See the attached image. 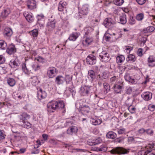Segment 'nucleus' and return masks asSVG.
I'll list each match as a JSON object with an SVG mask.
<instances>
[{"label":"nucleus","mask_w":155,"mask_h":155,"mask_svg":"<svg viewBox=\"0 0 155 155\" xmlns=\"http://www.w3.org/2000/svg\"><path fill=\"white\" fill-rule=\"evenodd\" d=\"M124 141V138L123 137L118 138L116 139V142L118 143H123Z\"/></svg>","instance_id":"nucleus-56"},{"label":"nucleus","mask_w":155,"mask_h":155,"mask_svg":"<svg viewBox=\"0 0 155 155\" xmlns=\"http://www.w3.org/2000/svg\"><path fill=\"white\" fill-rule=\"evenodd\" d=\"M44 16L43 15H37V17L38 19V23H40L39 22V21L42 19L44 18Z\"/></svg>","instance_id":"nucleus-59"},{"label":"nucleus","mask_w":155,"mask_h":155,"mask_svg":"<svg viewBox=\"0 0 155 155\" xmlns=\"http://www.w3.org/2000/svg\"><path fill=\"white\" fill-rule=\"evenodd\" d=\"M78 130L77 127L72 126L69 128L67 130V133L69 134L72 135L73 133L75 134Z\"/></svg>","instance_id":"nucleus-26"},{"label":"nucleus","mask_w":155,"mask_h":155,"mask_svg":"<svg viewBox=\"0 0 155 155\" xmlns=\"http://www.w3.org/2000/svg\"><path fill=\"white\" fill-rule=\"evenodd\" d=\"M147 31L149 32H152L154 30V28L153 26H151L147 27Z\"/></svg>","instance_id":"nucleus-63"},{"label":"nucleus","mask_w":155,"mask_h":155,"mask_svg":"<svg viewBox=\"0 0 155 155\" xmlns=\"http://www.w3.org/2000/svg\"><path fill=\"white\" fill-rule=\"evenodd\" d=\"M106 137L108 138L114 139L116 137L117 134L113 131H109L106 134Z\"/></svg>","instance_id":"nucleus-32"},{"label":"nucleus","mask_w":155,"mask_h":155,"mask_svg":"<svg viewBox=\"0 0 155 155\" xmlns=\"http://www.w3.org/2000/svg\"><path fill=\"white\" fill-rule=\"evenodd\" d=\"M123 82H120L119 81L116 82L113 86L114 92L116 93H120L122 90L124 88Z\"/></svg>","instance_id":"nucleus-4"},{"label":"nucleus","mask_w":155,"mask_h":155,"mask_svg":"<svg viewBox=\"0 0 155 155\" xmlns=\"http://www.w3.org/2000/svg\"><path fill=\"white\" fill-rule=\"evenodd\" d=\"M145 133H147L148 135L152 136L153 134V130L149 128L146 129Z\"/></svg>","instance_id":"nucleus-49"},{"label":"nucleus","mask_w":155,"mask_h":155,"mask_svg":"<svg viewBox=\"0 0 155 155\" xmlns=\"http://www.w3.org/2000/svg\"><path fill=\"white\" fill-rule=\"evenodd\" d=\"M142 97L145 101H148L152 97V94L149 92H146L141 95Z\"/></svg>","instance_id":"nucleus-15"},{"label":"nucleus","mask_w":155,"mask_h":155,"mask_svg":"<svg viewBox=\"0 0 155 155\" xmlns=\"http://www.w3.org/2000/svg\"><path fill=\"white\" fill-rule=\"evenodd\" d=\"M144 18V15L143 13H140L137 15L136 16V19L138 21H142Z\"/></svg>","instance_id":"nucleus-42"},{"label":"nucleus","mask_w":155,"mask_h":155,"mask_svg":"<svg viewBox=\"0 0 155 155\" xmlns=\"http://www.w3.org/2000/svg\"><path fill=\"white\" fill-rule=\"evenodd\" d=\"M37 95L38 98L40 100L45 98L47 96V94L46 92L43 91L41 89L38 91Z\"/></svg>","instance_id":"nucleus-19"},{"label":"nucleus","mask_w":155,"mask_h":155,"mask_svg":"<svg viewBox=\"0 0 155 155\" xmlns=\"http://www.w3.org/2000/svg\"><path fill=\"white\" fill-rule=\"evenodd\" d=\"M148 147L150 148V149L148 150L147 152L145 151L144 150L140 151L138 152V155H147L148 153L150 152L151 151V149L153 150H155V143H152L151 144H150L149 145Z\"/></svg>","instance_id":"nucleus-12"},{"label":"nucleus","mask_w":155,"mask_h":155,"mask_svg":"<svg viewBox=\"0 0 155 155\" xmlns=\"http://www.w3.org/2000/svg\"><path fill=\"white\" fill-rule=\"evenodd\" d=\"M99 151L106 152L107 150V147L106 146L104 145H101L99 148Z\"/></svg>","instance_id":"nucleus-46"},{"label":"nucleus","mask_w":155,"mask_h":155,"mask_svg":"<svg viewBox=\"0 0 155 155\" xmlns=\"http://www.w3.org/2000/svg\"><path fill=\"white\" fill-rule=\"evenodd\" d=\"M125 129L124 128L120 129L118 130V133L119 134H122L125 133Z\"/></svg>","instance_id":"nucleus-57"},{"label":"nucleus","mask_w":155,"mask_h":155,"mask_svg":"<svg viewBox=\"0 0 155 155\" xmlns=\"http://www.w3.org/2000/svg\"><path fill=\"white\" fill-rule=\"evenodd\" d=\"M103 86L106 93L108 92L110 90V86L107 83H104L103 84Z\"/></svg>","instance_id":"nucleus-43"},{"label":"nucleus","mask_w":155,"mask_h":155,"mask_svg":"<svg viewBox=\"0 0 155 155\" xmlns=\"http://www.w3.org/2000/svg\"><path fill=\"white\" fill-rule=\"evenodd\" d=\"M24 127L26 128H29L31 127V124L30 123L27 121V120L23 122Z\"/></svg>","instance_id":"nucleus-48"},{"label":"nucleus","mask_w":155,"mask_h":155,"mask_svg":"<svg viewBox=\"0 0 155 155\" xmlns=\"http://www.w3.org/2000/svg\"><path fill=\"white\" fill-rule=\"evenodd\" d=\"M32 67L33 69L35 71L39 70L40 68V66L36 63L33 64H32Z\"/></svg>","instance_id":"nucleus-44"},{"label":"nucleus","mask_w":155,"mask_h":155,"mask_svg":"<svg viewBox=\"0 0 155 155\" xmlns=\"http://www.w3.org/2000/svg\"><path fill=\"white\" fill-rule=\"evenodd\" d=\"M125 57L124 55H120L117 56L116 58V62L119 65L121 64V63L124 61Z\"/></svg>","instance_id":"nucleus-28"},{"label":"nucleus","mask_w":155,"mask_h":155,"mask_svg":"<svg viewBox=\"0 0 155 155\" xmlns=\"http://www.w3.org/2000/svg\"><path fill=\"white\" fill-rule=\"evenodd\" d=\"M5 60V57L2 55H0V64H3Z\"/></svg>","instance_id":"nucleus-54"},{"label":"nucleus","mask_w":155,"mask_h":155,"mask_svg":"<svg viewBox=\"0 0 155 155\" xmlns=\"http://www.w3.org/2000/svg\"><path fill=\"white\" fill-rule=\"evenodd\" d=\"M90 110V108L88 106L84 105L81 107L80 109V111L83 114H86Z\"/></svg>","instance_id":"nucleus-25"},{"label":"nucleus","mask_w":155,"mask_h":155,"mask_svg":"<svg viewBox=\"0 0 155 155\" xmlns=\"http://www.w3.org/2000/svg\"><path fill=\"white\" fill-rule=\"evenodd\" d=\"M111 35L112 41H114L117 40L119 37L120 35L118 33H112L111 34H109Z\"/></svg>","instance_id":"nucleus-35"},{"label":"nucleus","mask_w":155,"mask_h":155,"mask_svg":"<svg viewBox=\"0 0 155 155\" xmlns=\"http://www.w3.org/2000/svg\"><path fill=\"white\" fill-rule=\"evenodd\" d=\"M126 93L128 94H130L132 91V88L130 87H127L126 88Z\"/></svg>","instance_id":"nucleus-52"},{"label":"nucleus","mask_w":155,"mask_h":155,"mask_svg":"<svg viewBox=\"0 0 155 155\" xmlns=\"http://www.w3.org/2000/svg\"><path fill=\"white\" fill-rule=\"evenodd\" d=\"M79 13L81 18L82 17V15H87L88 13V5L86 4L84 5L79 10Z\"/></svg>","instance_id":"nucleus-11"},{"label":"nucleus","mask_w":155,"mask_h":155,"mask_svg":"<svg viewBox=\"0 0 155 155\" xmlns=\"http://www.w3.org/2000/svg\"><path fill=\"white\" fill-rule=\"evenodd\" d=\"M47 75L50 78H53L57 74V70L54 67H50L47 70Z\"/></svg>","instance_id":"nucleus-7"},{"label":"nucleus","mask_w":155,"mask_h":155,"mask_svg":"<svg viewBox=\"0 0 155 155\" xmlns=\"http://www.w3.org/2000/svg\"><path fill=\"white\" fill-rule=\"evenodd\" d=\"M135 138L132 137H128L127 141L128 142L132 143L134 142Z\"/></svg>","instance_id":"nucleus-60"},{"label":"nucleus","mask_w":155,"mask_h":155,"mask_svg":"<svg viewBox=\"0 0 155 155\" xmlns=\"http://www.w3.org/2000/svg\"><path fill=\"white\" fill-rule=\"evenodd\" d=\"M87 77L90 80L93 81L96 77L94 71L92 70H89L88 71Z\"/></svg>","instance_id":"nucleus-22"},{"label":"nucleus","mask_w":155,"mask_h":155,"mask_svg":"<svg viewBox=\"0 0 155 155\" xmlns=\"http://www.w3.org/2000/svg\"><path fill=\"white\" fill-rule=\"evenodd\" d=\"M10 13L11 11L9 9L6 8L4 9L1 13L0 17L3 19L5 18Z\"/></svg>","instance_id":"nucleus-20"},{"label":"nucleus","mask_w":155,"mask_h":155,"mask_svg":"<svg viewBox=\"0 0 155 155\" xmlns=\"http://www.w3.org/2000/svg\"><path fill=\"white\" fill-rule=\"evenodd\" d=\"M100 60L102 62H107L109 61L110 56L109 54L105 51H103L99 54Z\"/></svg>","instance_id":"nucleus-8"},{"label":"nucleus","mask_w":155,"mask_h":155,"mask_svg":"<svg viewBox=\"0 0 155 155\" xmlns=\"http://www.w3.org/2000/svg\"><path fill=\"white\" fill-rule=\"evenodd\" d=\"M108 76L109 74L107 72L103 71L97 75V79L99 82H102L104 80L107 79Z\"/></svg>","instance_id":"nucleus-9"},{"label":"nucleus","mask_w":155,"mask_h":155,"mask_svg":"<svg viewBox=\"0 0 155 155\" xmlns=\"http://www.w3.org/2000/svg\"><path fill=\"white\" fill-rule=\"evenodd\" d=\"M16 51V48L13 45L9 46L7 48L6 52L9 54H11L14 53Z\"/></svg>","instance_id":"nucleus-31"},{"label":"nucleus","mask_w":155,"mask_h":155,"mask_svg":"<svg viewBox=\"0 0 155 155\" xmlns=\"http://www.w3.org/2000/svg\"><path fill=\"white\" fill-rule=\"evenodd\" d=\"M148 109L151 111H153L155 110V105L150 104L148 106Z\"/></svg>","instance_id":"nucleus-53"},{"label":"nucleus","mask_w":155,"mask_h":155,"mask_svg":"<svg viewBox=\"0 0 155 155\" xmlns=\"http://www.w3.org/2000/svg\"><path fill=\"white\" fill-rule=\"evenodd\" d=\"M147 64L150 67H155V56L153 55L150 56L147 59Z\"/></svg>","instance_id":"nucleus-13"},{"label":"nucleus","mask_w":155,"mask_h":155,"mask_svg":"<svg viewBox=\"0 0 155 155\" xmlns=\"http://www.w3.org/2000/svg\"><path fill=\"white\" fill-rule=\"evenodd\" d=\"M65 81V78L62 75L58 76L55 78V82L58 85L62 84Z\"/></svg>","instance_id":"nucleus-18"},{"label":"nucleus","mask_w":155,"mask_h":155,"mask_svg":"<svg viewBox=\"0 0 155 155\" xmlns=\"http://www.w3.org/2000/svg\"><path fill=\"white\" fill-rule=\"evenodd\" d=\"M91 122L93 125H97L100 124L101 123L102 121L98 119L91 118Z\"/></svg>","instance_id":"nucleus-34"},{"label":"nucleus","mask_w":155,"mask_h":155,"mask_svg":"<svg viewBox=\"0 0 155 155\" xmlns=\"http://www.w3.org/2000/svg\"><path fill=\"white\" fill-rule=\"evenodd\" d=\"M136 60V58L135 55L133 54L128 55L126 58V61L127 62L133 63Z\"/></svg>","instance_id":"nucleus-29"},{"label":"nucleus","mask_w":155,"mask_h":155,"mask_svg":"<svg viewBox=\"0 0 155 155\" xmlns=\"http://www.w3.org/2000/svg\"><path fill=\"white\" fill-rule=\"evenodd\" d=\"M115 24L114 19L110 18H106L104 21V25L106 28H111Z\"/></svg>","instance_id":"nucleus-6"},{"label":"nucleus","mask_w":155,"mask_h":155,"mask_svg":"<svg viewBox=\"0 0 155 155\" xmlns=\"http://www.w3.org/2000/svg\"><path fill=\"white\" fill-rule=\"evenodd\" d=\"M55 25V22L53 21L48 22L47 24L46 27L48 31H51L54 28Z\"/></svg>","instance_id":"nucleus-23"},{"label":"nucleus","mask_w":155,"mask_h":155,"mask_svg":"<svg viewBox=\"0 0 155 155\" xmlns=\"http://www.w3.org/2000/svg\"><path fill=\"white\" fill-rule=\"evenodd\" d=\"M21 68L25 74H28L29 73L30 71L27 68L25 64L23 63L21 65Z\"/></svg>","instance_id":"nucleus-39"},{"label":"nucleus","mask_w":155,"mask_h":155,"mask_svg":"<svg viewBox=\"0 0 155 155\" xmlns=\"http://www.w3.org/2000/svg\"><path fill=\"white\" fill-rule=\"evenodd\" d=\"M114 3L117 5H121L124 3V0H114Z\"/></svg>","instance_id":"nucleus-47"},{"label":"nucleus","mask_w":155,"mask_h":155,"mask_svg":"<svg viewBox=\"0 0 155 155\" xmlns=\"http://www.w3.org/2000/svg\"><path fill=\"white\" fill-rule=\"evenodd\" d=\"M21 122H22L28 120L30 118L29 115L25 113H23L19 116Z\"/></svg>","instance_id":"nucleus-17"},{"label":"nucleus","mask_w":155,"mask_h":155,"mask_svg":"<svg viewBox=\"0 0 155 155\" xmlns=\"http://www.w3.org/2000/svg\"><path fill=\"white\" fill-rule=\"evenodd\" d=\"M92 87L91 86H82L81 88L80 92L82 95L83 96H87L92 93Z\"/></svg>","instance_id":"nucleus-2"},{"label":"nucleus","mask_w":155,"mask_h":155,"mask_svg":"<svg viewBox=\"0 0 155 155\" xmlns=\"http://www.w3.org/2000/svg\"><path fill=\"white\" fill-rule=\"evenodd\" d=\"M120 22L122 24H124L127 22L126 15L125 13H122L120 16Z\"/></svg>","instance_id":"nucleus-30"},{"label":"nucleus","mask_w":155,"mask_h":155,"mask_svg":"<svg viewBox=\"0 0 155 155\" xmlns=\"http://www.w3.org/2000/svg\"><path fill=\"white\" fill-rule=\"evenodd\" d=\"M69 91L72 94V97H73L75 94V89L74 88H69Z\"/></svg>","instance_id":"nucleus-55"},{"label":"nucleus","mask_w":155,"mask_h":155,"mask_svg":"<svg viewBox=\"0 0 155 155\" xmlns=\"http://www.w3.org/2000/svg\"><path fill=\"white\" fill-rule=\"evenodd\" d=\"M20 64V62L18 59H15V60L11 61L10 65L11 67L13 68H15L18 67Z\"/></svg>","instance_id":"nucleus-27"},{"label":"nucleus","mask_w":155,"mask_h":155,"mask_svg":"<svg viewBox=\"0 0 155 155\" xmlns=\"http://www.w3.org/2000/svg\"><path fill=\"white\" fill-rule=\"evenodd\" d=\"M102 141L100 137H99L95 140H90L89 141L90 143L89 144L90 145L98 144L101 143Z\"/></svg>","instance_id":"nucleus-24"},{"label":"nucleus","mask_w":155,"mask_h":155,"mask_svg":"<svg viewBox=\"0 0 155 155\" xmlns=\"http://www.w3.org/2000/svg\"><path fill=\"white\" fill-rule=\"evenodd\" d=\"M4 133L3 130H0V138L2 139H4L5 138L6 135Z\"/></svg>","instance_id":"nucleus-51"},{"label":"nucleus","mask_w":155,"mask_h":155,"mask_svg":"<svg viewBox=\"0 0 155 155\" xmlns=\"http://www.w3.org/2000/svg\"><path fill=\"white\" fill-rule=\"evenodd\" d=\"M38 34V31L36 29H34L31 31V35L35 39H37Z\"/></svg>","instance_id":"nucleus-40"},{"label":"nucleus","mask_w":155,"mask_h":155,"mask_svg":"<svg viewBox=\"0 0 155 155\" xmlns=\"http://www.w3.org/2000/svg\"><path fill=\"white\" fill-rule=\"evenodd\" d=\"M139 4L142 5L145 3L146 0H136Z\"/></svg>","instance_id":"nucleus-62"},{"label":"nucleus","mask_w":155,"mask_h":155,"mask_svg":"<svg viewBox=\"0 0 155 155\" xmlns=\"http://www.w3.org/2000/svg\"><path fill=\"white\" fill-rule=\"evenodd\" d=\"M78 37V33H73L70 35L68 39L70 41H75Z\"/></svg>","instance_id":"nucleus-36"},{"label":"nucleus","mask_w":155,"mask_h":155,"mask_svg":"<svg viewBox=\"0 0 155 155\" xmlns=\"http://www.w3.org/2000/svg\"><path fill=\"white\" fill-rule=\"evenodd\" d=\"M7 82L8 85L11 87H13L16 84L15 79L12 78H8L7 79Z\"/></svg>","instance_id":"nucleus-33"},{"label":"nucleus","mask_w":155,"mask_h":155,"mask_svg":"<svg viewBox=\"0 0 155 155\" xmlns=\"http://www.w3.org/2000/svg\"><path fill=\"white\" fill-rule=\"evenodd\" d=\"M86 61L88 64L91 65L94 64L97 61L96 57L92 54H89L86 58Z\"/></svg>","instance_id":"nucleus-5"},{"label":"nucleus","mask_w":155,"mask_h":155,"mask_svg":"<svg viewBox=\"0 0 155 155\" xmlns=\"http://www.w3.org/2000/svg\"><path fill=\"white\" fill-rule=\"evenodd\" d=\"M124 78L126 81L129 82L131 79V77L128 74H127L125 75Z\"/></svg>","instance_id":"nucleus-64"},{"label":"nucleus","mask_w":155,"mask_h":155,"mask_svg":"<svg viewBox=\"0 0 155 155\" xmlns=\"http://www.w3.org/2000/svg\"><path fill=\"white\" fill-rule=\"evenodd\" d=\"M47 108L48 111L50 112H53L54 110L58 109H63V113L65 111L64 102L62 101H51L48 103Z\"/></svg>","instance_id":"nucleus-1"},{"label":"nucleus","mask_w":155,"mask_h":155,"mask_svg":"<svg viewBox=\"0 0 155 155\" xmlns=\"http://www.w3.org/2000/svg\"><path fill=\"white\" fill-rule=\"evenodd\" d=\"M117 79L116 76H114L110 78L109 84L110 86L115 84Z\"/></svg>","instance_id":"nucleus-41"},{"label":"nucleus","mask_w":155,"mask_h":155,"mask_svg":"<svg viewBox=\"0 0 155 155\" xmlns=\"http://www.w3.org/2000/svg\"><path fill=\"white\" fill-rule=\"evenodd\" d=\"M0 48L3 50H5L7 48L6 43L2 40H0Z\"/></svg>","instance_id":"nucleus-37"},{"label":"nucleus","mask_w":155,"mask_h":155,"mask_svg":"<svg viewBox=\"0 0 155 155\" xmlns=\"http://www.w3.org/2000/svg\"><path fill=\"white\" fill-rule=\"evenodd\" d=\"M110 152L112 154H124L128 153L129 151L123 147H117L111 150Z\"/></svg>","instance_id":"nucleus-3"},{"label":"nucleus","mask_w":155,"mask_h":155,"mask_svg":"<svg viewBox=\"0 0 155 155\" xmlns=\"http://www.w3.org/2000/svg\"><path fill=\"white\" fill-rule=\"evenodd\" d=\"M23 15L28 22L31 23L34 21V17L31 13L25 12L23 13Z\"/></svg>","instance_id":"nucleus-14"},{"label":"nucleus","mask_w":155,"mask_h":155,"mask_svg":"<svg viewBox=\"0 0 155 155\" xmlns=\"http://www.w3.org/2000/svg\"><path fill=\"white\" fill-rule=\"evenodd\" d=\"M72 79V77L69 75H66L65 78V81H66L67 84H69L71 81Z\"/></svg>","instance_id":"nucleus-45"},{"label":"nucleus","mask_w":155,"mask_h":155,"mask_svg":"<svg viewBox=\"0 0 155 155\" xmlns=\"http://www.w3.org/2000/svg\"><path fill=\"white\" fill-rule=\"evenodd\" d=\"M67 5V3L64 1H61L59 4V6L58 10L60 12L63 11L66 8Z\"/></svg>","instance_id":"nucleus-16"},{"label":"nucleus","mask_w":155,"mask_h":155,"mask_svg":"<svg viewBox=\"0 0 155 155\" xmlns=\"http://www.w3.org/2000/svg\"><path fill=\"white\" fill-rule=\"evenodd\" d=\"M26 3L28 9L32 10L36 8V2L35 0H28Z\"/></svg>","instance_id":"nucleus-10"},{"label":"nucleus","mask_w":155,"mask_h":155,"mask_svg":"<svg viewBox=\"0 0 155 155\" xmlns=\"http://www.w3.org/2000/svg\"><path fill=\"white\" fill-rule=\"evenodd\" d=\"M93 41V38H91L87 37L83 41V43L85 45H89L91 44Z\"/></svg>","instance_id":"nucleus-38"},{"label":"nucleus","mask_w":155,"mask_h":155,"mask_svg":"<svg viewBox=\"0 0 155 155\" xmlns=\"http://www.w3.org/2000/svg\"><path fill=\"white\" fill-rule=\"evenodd\" d=\"M143 49L141 48H139L137 51V54L140 56H141L143 55Z\"/></svg>","instance_id":"nucleus-61"},{"label":"nucleus","mask_w":155,"mask_h":155,"mask_svg":"<svg viewBox=\"0 0 155 155\" xmlns=\"http://www.w3.org/2000/svg\"><path fill=\"white\" fill-rule=\"evenodd\" d=\"M129 23L131 25H133L135 23V20L134 18L130 16L129 20Z\"/></svg>","instance_id":"nucleus-50"},{"label":"nucleus","mask_w":155,"mask_h":155,"mask_svg":"<svg viewBox=\"0 0 155 155\" xmlns=\"http://www.w3.org/2000/svg\"><path fill=\"white\" fill-rule=\"evenodd\" d=\"M129 110L131 113H134L135 111L136 108L134 107L130 106L129 107Z\"/></svg>","instance_id":"nucleus-58"},{"label":"nucleus","mask_w":155,"mask_h":155,"mask_svg":"<svg viewBox=\"0 0 155 155\" xmlns=\"http://www.w3.org/2000/svg\"><path fill=\"white\" fill-rule=\"evenodd\" d=\"M13 34L12 29L9 28H5L3 32V34L5 37H10Z\"/></svg>","instance_id":"nucleus-21"}]
</instances>
